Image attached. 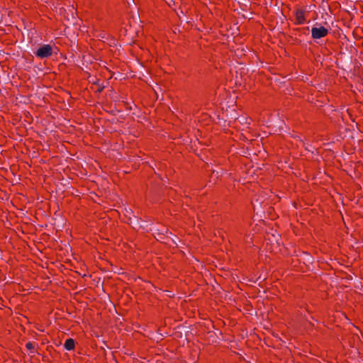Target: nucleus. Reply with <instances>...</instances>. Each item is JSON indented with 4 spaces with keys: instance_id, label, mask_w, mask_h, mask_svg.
<instances>
[{
    "instance_id": "1",
    "label": "nucleus",
    "mask_w": 363,
    "mask_h": 363,
    "mask_svg": "<svg viewBox=\"0 0 363 363\" xmlns=\"http://www.w3.org/2000/svg\"><path fill=\"white\" fill-rule=\"evenodd\" d=\"M35 55L40 58H48L52 55V48L50 45H43L40 47L35 52Z\"/></svg>"
},
{
    "instance_id": "2",
    "label": "nucleus",
    "mask_w": 363,
    "mask_h": 363,
    "mask_svg": "<svg viewBox=\"0 0 363 363\" xmlns=\"http://www.w3.org/2000/svg\"><path fill=\"white\" fill-rule=\"evenodd\" d=\"M328 33V30L324 26H320L319 28L313 27L311 29V35L313 39H319L326 36Z\"/></svg>"
},
{
    "instance_id": "3",
    "label": "nucleus",
    "mask_w": 363,
    "mask_h": 363,
    "mask_svg": "<svg viewBox=\"0 0 363 363\" xmlns=\"http://www.w3.org/2000/svg\"><path fill=\"white\" fill-rule=\"evenodd\" d=\"M296 24H303L306 21L305 11L297 9L295 12Z\"/></svg>"
},
{
    "instance_id": "4",
    "label": "nucleus",
    "mask_w": 363,
    "mask_h": 363,
    "mask_svg": "<svg viewBox=\"0 0 363 363\" xmlns=\"http://www.w3.org/2000/svg\"><path fill=\"white\" fill-rule=\"evenodd\" d=\"M64 347L67 350H72L75 347V341L72 338L66 340Z\"/></svg>"
},
{
    "instance_id": "5",
    "label": "nucleus",
    "mask_w": 363,
    "mask_h": 363,
    "mask_svg": "<svg viewBox=\"0 0 363 363\" xmlns=\"http://www.w3.org/2000/svg\"><path fill=\"white\" fill-rule=\"evenodd\" d=\"M95 84L97 86L96 92L101 93L103 91V89H104V86L100 85L98 83H96Z\"/></svg>"
},
{
    "instance_id": "6",
    "label": "nucleus",
    "mask_w": 363,
    "mask_h": 363,
    "mask_svg": "<svg viewBox=\"0 0 363 363\" xmlns=\"http://www.w3.org/2000/svg\"><path fill=\"white\" fill-rule=\"evenodd\" d=\"M26 347L28 350H32L34 349V346L31 342H28L26 343Z\"/></svg>"
}]
</instances>
